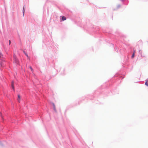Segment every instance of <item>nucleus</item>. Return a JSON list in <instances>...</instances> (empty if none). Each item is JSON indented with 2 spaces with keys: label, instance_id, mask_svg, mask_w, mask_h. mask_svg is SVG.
<instances>
[{
  "label": "nucleus",
  "instance_id": "1",
  "mask_svg": "<svg viewBox=\"0 0 148 148\" xmlns=\"http://www.w3.org/2000/svg\"><path fill=\"white\" fill-rule=\"evenodd\" d=\"M21 99V97L20 95H18V99L17 100L19 102H20V100Z\"/></svg>",
  "mask_w": 148,
  "mask_h": 148
},
{
  "label": "nucleus",
  "instance_id": "2",
  "mask_svg": "<svg viewBox=\"0 0 148 148\" xmlns=\"http://www.w3.org/2000/svg\"><path fill=\"white\" fill-rule=\"evenodd\" d=\"M66 17L64 16H63L62 17V21H64L66 20Z\"/></svg>",
  "mask_w": 148,
  "mask_h": 148
},
{
  "label": "nucleus",
  "instance_id": "3",
  "mask_svg": "<svg viewBox=\"0 0 148 148\" xmlns=\"http://www.w3.org/2000/svg\"><path fill=\"white\" fill-rule=\"evenodd\" d=\"M11 85H12V89H13L14 90V82L13 81H12V82Z\"/></svg>",
  "mask_w": 148,
  "mask_h": 148
},
{
  "label": "nucleus",
  "instance_id": "4",
  "mask_svg": "<svg viewBox=\"0 0 148 148\" xmlns=\"http://www.w3.org/2000/svg\"><path fill=\"white\" fill-rule=\"evenodd\" d=\"M14 60L15 61V63H16L17 64L18 62V60L16 59V57L14 56Z\"/></svg>",
  "mask_w": 148,
  "mask_h": 148
},
{
  "label": "nucleus",
  "instance_id": "5",
  "mask_svg": "<svg viewBox=\"0 0 148 148\" xmlns=\"http://www.w3.org/2000/svg\"><path fill=\"white\" fill-rule=\"evenodd\" d=\"M53 109H54V110L55 111H56V107H55V104L54 103H53Z\"/></svg>",
  "mask_w": 148,
  "mask_h": 148
},
{
  "label": "nucleus",
  "instance_id": "6",
  "mask_svg": "<svg viewBox=\"0 0 148 148\" xmlns=\"http://www.w3.org/2000/svg\"><path fill=\"white\" fill-rule=\"evenodd\" d=\"M145 85L148 86V80H147L146 82H145Z\"/></svg>",
  "mask_w": 148,
  "mask_h": 148
},
{
  "label": "nucleus",
  "instance_id": "7",
  "mask_svg": "<svg viewBox=\"0 0 148 148\" xmlns=\"http://www.w3.org/2000/svg\"><path fill=\"white\" fill-rule=\"evenodd\" d=\"M24 53H25V54L26 56L28 58L29 60L30 59V58L28 56L27 54H26L25 52L24 51H23Z\"/></svg>",
  "mask_w": 148,
  "mask_h": 148
},
{
  "label": "nucleus",
  "instance_id": "8",
  "mask_svg": "<svg viewBox=\"0 0 148 148\" xmlns=\"http://www.w3.org/2000/svg\"><path fill=\"white\" fill-rule=\"evenodd\" d=\"M29 68L30 69H31V71H32V72H33V70L32 68V67L31 66H29Z\"/></svg>",
  "mask_w": 148,
  "mask_h": 148
},
{
  "label": "nucleus",
  "instance_id": "9",
  "mask_svg": "<svg viewBox=\"0 0 148 148\" xmlns=\"http://www.w3.org/2000/svg\"><path fill=\"white\" fill-rule=\"evenodd\" d=\"M134 56H135V54H134V53H133L132 55V58H134Z\"/></svg>",
  "mask_w": 148,
  "mask_h": 148
},
{
  "label": "nucleus",
  "instance_id": "10",
  "mask_svg": "<svg viewBox=\"0 0 148 148\" xmlns=\"http://www.w3.org/2000/svg\"><path fill=\"white\" fill-rule=\"evenodd\" d=\"M3 56V55L1 52H0V58H1Z\"/></svg>",
  "mask_w": 148,
  "mask_h": 148
},
{
  "label": "nucleus",
  "instance_id": "11",
  "mask_svg": "<svg viewBox=\"0 0 148 148\" xmlns=\"http://www.w3.org/2000/svg\"><path fill=\"white\" fill-rule=\"evenodd\" d=\"M23 14H24V11H25V10H24V8H23Z\"/></svg>",
  "mask_w": 148,
  "mask_h": 148
},
{
  "label": "nucleus",
  "instance_id": "12",
  "mask_svg": "<svg viewBox=\"0 0 148 148\" xmlns=\"http://www.w3.org/2000/svg\"><path fill=\"white\" fill-rule=\"evenodd\" d=\"M135 52H136V51H135V50H134V52H133V53H134V54H135Z\"/></svg>",
  "mask_w": 148,
  "mask_h": 148
},
{
  "label": "nucleus",
  "instance_id": "13",
  "mask_svg": "<svg viewBox=\"0 0 148 148\" xmlns=\"http://www.w3.org/2000/svg\"><path fill=\"white\" fill-rule=\"evenodd\" d=\"M10 43H11L10 41V40H9V45H10Z\"/></svg>",
  "mask_w": 148,
  "mask_h": 148
}]
</instances>
